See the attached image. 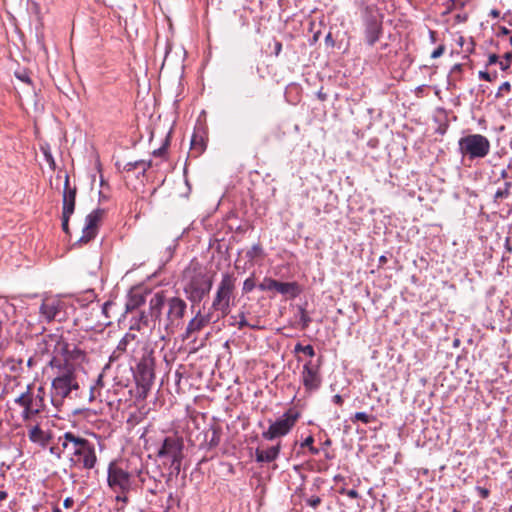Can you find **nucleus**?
<instances>
[{
  "label": "nucleus",
  "instance_id": "c756f323",
  "mask_svg": "<svg viewBox=\"0 0 512 512\" xmlns=\"http://www.w3.org/2000/svg\"><path fill=\"white\" fill-rule=\"evenodd\" d=\"M374 419L373 416L368 415L365 412H356L352 418V421H361L364 424L370 423Z\"/></svg>",
  "mask_w": 512,
  "mask_h": 512
},
{
  "label": "nucleus",
  "instance_id": "f704fd0d",
  "mask_svg": "<svg viewBox=\"0 0 512 512\" xmlns=\"http://www.w3.org/2000/svg\"><path fill=\"white\" fill-rule=\"evenodd\" d=\"M306 503L308 506L312 508H317L321 503V499L320 497L313 495L310 498L306 499Z\"/></svg>",
  "mask_w": 512,
  "mask_h": 512
},
{
  "label": "nucleus",
  "instance_id": "49530a36",
  "mask_svg": "<svg viewBox=\"0 0 512 512\" xmlns=\"http://www.w3.org/2000/svg\"><path fill=\"white\" fill-rule=\"evenodd\" d=\"M282 51V43L280 41L274 40V54L275 56H279Z\"/></svg>",
  "mask_w": 512,
  "mask_h": 512
},
{
  "label": "nucleus",
  "instance_id": "ddd939ff",
  "mask_svg": "<svg viewBox=\"0 0 512 512\" xmlns=\"http://www.w3.org/2000/svg\"><path fill=\"white\" fill-rule=\"evenodd\" d=\"M63 345V336L59 333H49L41 337L37 343L36 352L39 354H51L52 357H57L65 351Z\"/></svg>",
  "mask_w": 512,
  "mask_h": 512
},
{
  "label": "nucleus",
  "instance_id": "09e8293b",
  "mask_svg": "<svg viewBox=\"0 0 512 512\" xmlns=\"http://www.w3.org/2000/svg\"><path fill=\"white\" fill-rule=\"evenodd\" d=\"M479 78L482 80L488 81V82L492 81V77H491L490 73H488L486 71H480Z\"/></svg>",
  "mask_w": 512,
  "mask_h": 512
},
{
  "label": "nucleus",
  "instance_id": "0eeeda50",
  "mask_svg": "<svg viewBox=\"0 0 512 512\" xmlns=\"http://www.w3.org/2000/svg\"><path fill=\"white\" fill-rule=\"evenodd\" d=\"M458 145L462 156H467L471 160L486 157L491 148L489 139L481 134L464 136L460 138Z\"/></svg>",
  "mask_w": 512,
  "mask_h": 512
},
{
  "label": "nucleus",
  "instance_id": "4c0bfd02",
  "mask_svg": "<svg viewBox=\"0 0 512 512\" xmlns=\"http://www.w3.org/2000/svg\"><path fill=\"white\" fill-rule=\"evenodd\" d=\"M510 90H511V84L509 82H504L499 87V89H498V91L496 93V97L500 98V97H502L503 92H509Z\"/></svg>",
  "mask_w": 512,
  "mask_h": 512
},
{
  "label": "nucleus",
  "instance_id": "a878e982",
  "mask_svg": "<svg viewBox=\"0 0 512 512\" xmlns=\"http://www.w3.org/2000/svg\"><path fill=\"white\" fill-rule=\"evenodd\" d=\"M205 149L203 139L198 137L196 134L193 135L191 140V150L196 151L198 154L202 153Z\"/></svg>",
  "mask_w": 512,
  "mask_h": 512
},
{
  "label": "nucleus",
  "instance_id": "c03bdc74",
  "mask_svg": "<svg viewBox=\"0 0 512 512\" xmlns=\"http://www.w3.org/2000/svg\"><path fill=\"white\" fill-rule=\"evenodd\" d=\"M444 50H445L444 46H443V45H440L439 47H437V48L432 52V54H431V58L436 59V58H438V57L442 56V55H443V53H444Z\"/></svg>",
  "mask_w": 512,
  "mask_h": 512
},
{
  "label": "nucleus",
  "instance_id": "c85d7f7f",
  "mask_svg": "<svg viewBox=\"0 0 512 512\" xmlns=\"http://www.w3.org/2000/svg\"><path fill=\"white\" fill-rule=\"evenodd\" d=\"M256 286L254 275L248 277L243 282L242 292L244 294L250 293Z\"/></svg>",
  "mask_w": 512,
  "mask_h": 512
},
{
  "label": "nucleus",
  "instance_id": "3c124183",
  "mask_svg": "<svg viewBox=\"0 0 512 512\" xmlns=\"http://www.w3.org/2000/svg\"><path fill=\"white\" fill-rule=\"evenodd\" d=\"M73 504H74V500L72 497H67L64 499L63 506L65 508H70L73 506Z\"/></svg>",
  "mask_w": 512,
  "mask_h": 512
},
{
  "label": "nucleus",
  "instance_id": "8fccbe9b",
  "mask_svg": "<svg viewBox=\"0 0 512 512\" xmlns=\"http://www.w3.org/2000/svg\"><path fill=\"white\" fill-rule=\"evenodd\" d=\"M499 57L496 54H490L488 57V65L499 64Z\"/></svg>",
  "mask_w": 512,
  "mask_h": 512
},
{
  "label": "nucleus",
  "instance_id": "680f3d73",
  "mask_svg": "<svg viewBox=\"0 0 512 512\" xmlns=\"http://www.w3.org/2000/svg\"><path fill=\"white\" fill-rule=\"evenodd\" d=\"M34 358L33 357H29V359L27 360V366L29 368L33 367L34 366Z\"/></svg>",
  "mask_w": 512,
  "mask_h": 512
},
{
  "label": "nucleus",
  "instance_id": "bb28decb",
  "mask_svg": "<svg viewBox=\"0 0 512 512\" xmlns=\"http://www.w3.org/2000/svg\"><path fill=\"white\" fill-rule=\"evenodd\" d=\"M135 340V335L131 333H126L125 336L119 341L117 345V351L124 352L126 351L127 345Z\"/></svg>",
  "mask_w": 512,
  "mask_h": 512
},
{
  "label": "nucleus",
  "instance_id": "aec40b11",
  "mask_svg": "<svg viewBox=\"0 0 512 512\" xmlns=\"http://www.w3.org/2000/svg\"><path fill=\"white\" fill-rule=\"evenodd\" d=\"M28 438L31 442L45 447L49 442V436L40 428L39 425L31 427L28 431Z\"/></svg>",
  "mask_w": 512,
  "mask_h": 512
},
{
  "label": "nucleus",
  "instance_id": "f03ea898",
  "mask_svg": "<svg viewBox=\"0 0 512 512\" xmlns=\"http://www.w3.org/2000/svg\"><path fill=\"white\" fill-rule=\"evenodd\" d=\"M150 316L158 320V325H163L168 332H173L183 323L187 303L180 297L166 298L163 291L155 293L149 300Z\"/></svg>",
  "mask_w": 512,
  "mask_h": 512
},
{
  "label": "nucleus",
  "instance_id": "b1692460",
  "mask_svg": "<svg viewBox=\"0 0 512 512\" xmlns=\"http://www.w3.org/2000/svg\"><path fill=\"white\" fill-rule=\"evenodd\" d=\"M264 252L262 246L257 243L254 244L249 250L246 252V257L249 261H254L257 258L263 257Z\"/></svg>",
  "mask_w": 512,
  "mask_h": 512
},
{
  "label": "nucleus",
  "instance_id": "603ef678",
  "mask_svg": "<svg viewBox=\"0 0 512 512\" xmlns=\"http://www.w3.org/2000/svg\"><path fill=\"white\" fill-rule=\"evenodd\" d=\"M301 321L303 322V328H306L310 322V318L304 311L302 312Z\"/></svg>",
  "mask_w": 512,
  "mask_h": 512
},
{
  "label": "nucleus",
  "instance_id": "ea45409f",
  "mask_svg": "<svg viewBox=\"0 0 512 512\" xmlns=\"http://www.w3.org/2000/svg\"><path fill=\"white\" fill-rule=\"evenodd\" d=\"M139 168V165H138V160L137 161H133V162H128L124 165L123 167V170L124 171H127V172H131L135 169H138Z\"/></svg>",
  "mask_w": 512,
  "mask_h": 512
},
{
  "label": "nucleus",
  "instance_id": "423d86ee",
  "mask_svg": "<svg viewBox=\"0 0 512 512\" xmlns=\"http://www.w3.org/2000/svg\"><path fill=\"white\" fill-rule=\"evenodd\" d=\"M107 482L109 487L117 493L116 500L127 502L126 494L132 487L131 474L112 462L108 466Z\"/></svg>",
  "mask_w": 512,
  "mask_h": 512
},
{
  "label": "nucleus",
  "instance_id": "e2e57ef3",
  "mask_svg": "<svg viewBox=\"0 0 512 512\" xmlns=\"http://www.w3.org/2000/svg\"><path fill=\"white\" fill-rule=\"evenodd\" d=\"M325 41H326L327 43H328V42H330V43H331V45H333V44H334V40L332 39V35H331V33H329V34L326 36Z\"/></svg>",
  "mask_w": 512,
  "mask_h": 512
},
{
  "label": "nucleus",
  "instance_id": "e433bc0d",
  "mask_svg": "<svg viewBox=\"0 0 512 512\" xmlns=\"http://www.w3.org/2000/svg\"><path fill=\"white\" fill-rule=\"evenodd\" d=\"M167 146H168V140H166L165 143L160 148L155 149L153 151V155L155 157H164L166 154V151H167Z\"/></svg>",
  "mask_w": 512,
  "mask_h": 512
},
{
  "label": "nucleus",
  "instance_id": "6ab92c4d",
  "mask_svg": "<svg viewBox=\"0 0 512 512\" xmlns=\"http://www.w3.org/2000/svg\"><path fill=\"white\" fill-rule=\"evenodd\" d=\"M381 34V24L376 18L370 17L366 20L365 36L369 45H374L378 41Z\"/></svg>",
  "mask_w": 512,
  "mask_h": 512
},
{
  "label": "nucleus",
  "instance_id": "9d476101",
  "mask_svg": "<svg viewBox=\"0 0 512 512\" xmlns=\"http://www.w3.org/2000/svg\"><path fill=\"white\" fill-rule=\"evenodd\" d=\"M154 365L155 362L151 353L144 355L137 365L135 379L144 397H146L155 379Z\"/></svg>",
  "mask_w": 512,
  "mask_h": 512
},
{
  "label": "nucleus",
  "instance_id": "864d4df0",
  "mask_svg": "<svg viewBox=\"0 0 512 512\" xmlns=\"http://www.w3.org/2000/svg\"><path fill=\"white\" fill-rule=\"evenodd\" d=\"M332 400L337 405H342V403H343V398L339 394L334 395Z\"/></svg>",
  "mask_w": 512,
  "mask_h": 512
},
{
  "label": "nucleus",
  "instance_id": "4be33fe9",
  "mask_svg": "<svg viewBox=\"0 0 512 512\" xmlns=\"http://www.w3.org/2000/svg\"><path fill=\"white\" fill-rule=\"evenodd\" d=\"M45 391L43 387H39L37 390V394L35 396L32 395V405L36 409H39L41 412L45 408Z\"/></svg>",
  "mask_w": 512,
  "mask_h": 512
},
{
  "label": "nucleus",
  "instance_id": "774afa93",
  "mask_svg": "<svg viewBox=\"0 0 512 512\" xmlns=\"http://www.w3.org/2000/svg\"><path fill=\"white\" fill-rule=\"evenodd\" d=\"M52 512H62L61 509L58 506H54L52 508Z\"/></svg>",
  "mask_w": 512,
  "mask_h": 512
},
{
  "label": "nucleus",
  "instance_id": "f8f14e48",
  "mask_svg": "<svg viewBox=\"0 0 512 512\" xmlns=\"http://www.w3.org/2000/svg\"><path fill=\"white\" fill-rule=\"evenodd\" d=\"M65 302L57 297H46L43 299L40 307V318L47 323L58 320L61 321L65 314Z\"/></svg>",
  "mask_w": 512,
  "mask_h": 512
},
{
  "label": "nucleus",
  "instance_id": "7ed1b4c3",
  "mask_svg": "<svg viewBox=\"0 0 512 512\" xmlns=\"http://www.w3.org/2000/svg\"><path fill=\"white\" fill-rule=\"evenodd\" d=\"M182 284L187 300L194 307L209 294L213 286V277L196 259H193L183 271Z\"/></svg>",
  "mask_w": 512,
  "mask_h": 512
},
{
  "label": "nucleus",
  "instance_id": "f257e3e1",
  "mask_svg": "<svg viewBox=\"0 0 512 512\" xmlns=\"http://www.w3.org/2000/svg\"><path fill=\"white\" fill-rule=\"evenodd\" d=\"M236 283L237 277L234 273L226 272L222 274L208 313L202 314L200 310L196 313L186 326L184 339L192 338L212 320L218 321L225 318L230 313V306L231 301L234 298Z\"/></svg>",
  "mask_w": 512,
  "mask_h": 512
},
{
  "label": "nucleus",
  "instance_id": "69168bd1",
  "mask_svg": "<svg viewBox=\"0 0 512 512\" xmlns=\"http://www.w3.org/2000/svg\"><path fill=\"white\" fill-rule=\"evenodd\" d=\"M462 70V65L461 64H455L452 68V71H461Z\"/></svg>",
  "mask_w": 512,
  "mask_h": 512
},
{
  "label": "nucleus",
  "instance_id": "79ce46f5",
  "mask_svg": "<svg viewBox=\"0 0 512 512\" xmlns=\"http://www.w3.org/2000/svg\"><path fill=\"white\" fill-rule=\"evenodd\" d=\"M246 326H249V323L247 322V320H246V318H245L244 313H241V314H240V320H239V322H238V328H239V329H242V328H244V327H246ZM250 327H251V328H253V329H254V328H256V327H255V326H253V325H250Z\"/></svg>",
  "mask_w": 512,
  "mask_h": 512
},
{
  "label": "nucleus",
  "instance_id": "a211bd4d",
  "mask_svg": "<svg viewBox=\"0 0 512 512\" xmlns=\"http://www.w3.org/2000/svg\"><path fill=\"white\" fill-rule=\"evenodd\" d=\"M281 450V444L278 442L276 445L269 447L268 449L257 448L255 450V459L258 463H270L276 460Z\"/></svg>",
  "mask_w": 512,
  "mask_h": 512
},
{
  "label": "nucleus",
  "instance_id": "2f4dec72",
  "mask_svg": "<svg viewBox=\"0 0 512 512\" xmlns=\"http://www.w3.org/2000/svg\"><path fill=\"white\" fill-rule=\"evenodd\" d=\"M499 66L501 68V70L505 71L507 70L510 66H511V62H512V53L511 52H507L505 55H504V58L502 60H499Z\"/></svg>",
  "mask_w": 512,
  "mask_h": 512
},
{
  "label": "nucleus",
  "instance_id": "cd10ccee",
  "mask_svg": "<svg viewBox=\"0 0 512 512\" xmlns=\"http://www.w3.org/2000/svg\"><path fill=\"white\" fill-rule=\"evenodd\" d=\"M41 413V411L39 409H36L35 407H33L32 404H30L29 406H26L22 412V418L24 421H28L30 420L34 415H37Z\"/></svg>",
  "mask_w": 512,
  "mask_h": 512
},
{
  "label": "nucleus",
  "instance_id": "39448f33",
  "mask_svg": "<svg viewBox=\"0 0 512 512\" xmlns=\"http://www.w3.org/2000/svg\"><path fill=\"white\" fill-rule=\"evenodd\" d=\"M53 369L57 371L51 384V401L54 406L58 407L63 404L64 399L73 390L79 388V384L76 379L75 368L54 367Z\"/></svg>",
  "mask_w": 512,
  "mask_h": 512
},
{
  "label": "nucleus",
  "instance_id": "5fc2aeb1",
  "mask_svg": "<svg viewBox=\"0 0 512 512\" xmlns=\"http://www.w3.org/2000/svg\"><path fill=\"white\" fill-rule=\"evenodd\" d=\"M346 494L348 497L353 498V499H355L359 496L358 492L354 489L348 490Z\"/></svg>",
  "mask_w": 512,
  "mask_h": 512
},
{
  "label": "nucleus",
  "instance_id": "2eb2a0df",
  "mask_svg": "<svg viewBox=\"0 0 512 512\" xmlns=\"http://www.w3.org/2000/svg\"><path fill=\"white\" fill-rule=\"evenodd\" d=\"M105 214L104 209H95L86 216L85 225L82 229V235L78 242L80 244H87L94 239L98 233L100 222Z\"/></svg>",
  "mask_w": 512,
  "mask_h": 512
},
{
  "label": "nucleus",
  "instance_id": "bf43d9fd",
  "mask_svg": "<svg viewBox=\"0 0 512 512\" xmlns=\"http://www.w3.org/2000/svg\"><path fill=\"white\" fill-rule=\"evenodd\" d=\"M309 451L312 455H318L319 454V449L314 447V446H310L309 448Z\"/></svg>",
  "mask_w": 512,
  "mask_h": 512
},
{
  "label": "nucleus",
  "instance_id": "4468645a",
  "mask_svg": "<svg viewBox=\"0 0 512 512\" xmlns=\"http://www.w3.org/2000/svg\"><path fill=\"white\" fill-rule=\"evenodd\" d=\"M321 359L316 363L308 361L304 364L301 373V380L306 391L312 392L320 388L322 377L320 374Z\"/></svg>",
  "mask_w": 512,
  "mask_h": 512
},
{
  "label": "nucleus",
  "instance_id": "412c9836",
  "mask_svg": "<svg viewBox=\"0 0 512 512\" xmlns=\"http://www.w3.org/2000/svg\"><path fill=\"white\" fill-rule=\"evenodd\" d=\"M150 322H158V320H154L151 318L150 313L147 315L144 312H141L137 318L134 319V322L131 323V330H142L144 328L150 327Z\"/></svg>",
  "mask_w": 512,
  "mask_h": 512
},
{
  "label": "nucleus",
  "instance_id": "393cba45",
  "mask_svg": "<svg viewBox=\"0 0 512 512\" xmlns=\"http://www.w3.org/2000/svg\"><path fill=\"white\" fill-rule=\"evenodd\" d=\"M41 151H42L44 158L47 161L49 167L54 170L56 168V163H55V160L51 153L50 146L48 144L42 145Z\"/></svg>",
  "mask_w": 512,
  "mask_h": 512
},
{
  "label": "nucleus",
  "instance_id": "72a5a7b5",
  "mask_svg": "<svg viewBox=\"0 0 512 512\" xmlns=\"http://www.w3.org/2000/svg\"><path fill=\"white\" fill-rule=\"evenodd\" d=\"M219 443H220V433L216 429H214L212 431V437L209 441V446L216 447Z\"/></svg>",
  "mask_w": 512,
  "mask_h": 512
},
{
  "label": "nucleus",
  "instance_id": "4d7b16f0",
  "mask_svg": "<svg viewBox=\"0 0 512 512\" xmlns=\"http://www.w3.org/2000/svg\"><path fill=\"white\" fill-rule=\"evenodd\" d=\"M489 15L493 18H499L500 17V11L497 9H492L489 13Z\"/></svg>",
  "mask_w": 512,
  "mask_h": 512
},
{
  "label": "nucleus",
  "instance_id": "13d9d810",
  "mask_svg": "<svg viewBox=\"0 0 512 512\" xmlns=\"http://www.w3.org/2000/svg\"><path fill=\"white\" fill-rule=\"evenodd\" d=\"M304 347L305 346H303L301 343H297L294 347V352L295 353L303 352Z\"/></svg>",
  "mask_w": 512,
  "mask_h": 512
},
{
  "label": "nucleus",
  "instance_id": "a19ab883",
  "mask_svg": "<svg viewBox=\"0 0 512 512\" xmlns=\"http://www.w3.org/2000/svg\"><path fill=\"white\" fill-rule=\"evenodd\" d=\"M476 491L478 492V495L482 499H486L489 496V494H490V491L487 488H485V487L477 486L476 487Z\"/></svg>",
  "mask_w": 512,
  "mask_h": 512
},
{
  "label": "nucleus",
  "instance_id": "a18cd8bd",
  "mask_svg": "<svg viewBox=\"0 0 512 512\" xmlns=\"http://www.w3.org/2000/svg\"><path fill=\"white\" fill-rule=\"evenodd\" d=\"M302 353L306 354L309 357H314L315 355V351L312 345H306Z\"/></svg>",
  "mask_w": 512,
  "mask_h": 512
},
{
  "label": "nucleus",
  "instance_id": "7c9ffc66",
  "mask_svg": "<svg viewBox=\"0 0 512 512\" xmlns=\"http://www.w3.org/2000/svg\"><path fill=\"white\" fill-rule=\"evenodd\" d=\"M144 302V299L142 296L139 297H133L129 300V302L126 304L127 311H131L138 306H140Z\"/></svg>",
  "mask_w": 512,
  "mask_h": 512
},
{
  "label": "nucleus",
  "instance_id": "f3484780",
  "mask_svg": "<svg viewBox=\"0 0 512 512\" xmlns=\"http://www.w3.org/2000/svg\"><path fill=\"white\" fill-rule=\"evenodd\" d=\"M76 193H77L76 187L70 186L69 175L65 174L63 199H62V202H63L62 211L66 212V214L74 213Z\"/></svg>",
  "mask_w": 512,
  "mask_h": 512
},
{
  "label": "nucleus",
  "instance_id": "473e14b6",
  "mask_svg": "<svg viewBox=\"0 0 512 512\" xmlns=\"http://www.w3.org/2000/svg\"><path fill=\"white\" fill-rule=\"evenodd\" d=\"M71 215L62 211V229L66 234H69V219Z\"/></svg>",
  "mask_w": 512,
  "mask_h": 512
},
{
  "label": "nucleus",
  "instance_id": "de8ad7c7",
  "mask_svg": "<svg viewBox=\"0 0 512 512\" xmlns=\"http://www.w3.org/2000/svg\"><path fill=\"white\" fill-rule=\"evenodd\" d=\"M314 438L313 436H308L301 444V447H307L313 446Z\"/></svg>",
  "mask_w": 512,
  "mask_h": 512
},
{
  "label": "nucleus",
  "instance_id": "5701e85b",
  "mask_svg": "<svg viewBox=\"0 0 512 512\" xmlns=\"http://www.w3.org/2000/svg\"><path fill=\"white\" fill-rule=\"evenodd\" d=\"M15 403L23 408L32 404V393L30 386L27 387L26 392H23L15 399Z\"/></svg>",
  "mask_w": 512,
  "mask_h": 512
},
{
  "label": "nucleus",
  "instance_id": "9b49d317",
  "mask_svg": "<svg viewBox=\"0 0 512 512\" xmlns=\"http://www.w3.org/2000/svg\"><path fill=\"white\" fill-rule=\"evenodd\" d=\"M63 345L65 346V351L57 357H51L49 366L51 368L62 367L76 369V365L80 364L85 358L84 351L76 345L68 343L64 338Z\"/></svg>",
  "mask_w": 512,
  "mask_h": 512
},
{
  "label": "nucleus",
  "instance_id": "dca6fc26",
  "mask_svg": "<svg viewBox=\"0 0 512 512\" xmlns=\"http://www.w3.org/2000/svg\"><path fill=\"white\" fill-rule=\"evenodd\" d=\"M261 291H276L282 295L296 297L300 293L299 285L296 282H280L275 279L265 277L259 284Z\"/></svg>",
  "mask_w": 512,
  "mask_h": 512
},
{
  "label": "nucleus",
  "instance_id": "6e6d98bb",
  "mask_svg": "<svg viewBox=\"0 0 512 512\" xmlns=\"http://www.w3.org/2000/svg\"><path fill=\"white\" fill-rule=\"evenodd\" d=\"M50 453L55 455L57 458L61 457V452L56 447H51L50 448Z\"/></svg>",
  "mask_w": 512,
  "mask_h": 512
},
{
  "label": "nucleus",
  "instance_id": "052dcab7",
  "mask_svg": "<svg viewBox=\"0 0 512 512\" xmlns=\"http://www.w3.org/2000/svg\"><path fill=\"white\" fill-rule=\"evenodd\" d=\"M500 177H501L502 179H506V178H508V172H507V170H506V169H503V170L500 172Z\"/></svg>",
  "mask_w": 512,
  "mask_h": 512
},
{
  "label": "nucleus",
  "instance_id": "c9c22d12",
  "mask_svg": "<svg viewBox=\"0 0 512 512\" xmlns=\"http://www.w3.org/2000/svg\"><path fill=\"white\" fill-rule=\"evenodd\" d=\"M138 165H139V168L142 169V175L145 174V172L151 168L153 166V161L152 160H138Z\"/></svg>",
  "mask_w": 512,
  "mask_h": 512
},
{
  "label": "nucleus",
  "instance_id": "6e6552de",
  "mask_svg": "<svg viewBox=\"0 0 512 512\" xmlns=\"http://www.w3.org/2000/svg\"><path fill=\"white\" fill-rule=\"evenodd\" d=\"M183 450L184 442L182 438L177 436H168L163 440L162 445L157 452V456L159 458L167 459L170 462V467L173 472L177 475L180 473L182 460L184 458Z\"/></svg>",
  "mask_w": 512,
  "mask_h": 512
},
{
  "label": "nucleus",
  "instance_id": "338daca9",
  "mask_svg": "<svg viewBox=\"0 0 512 512\" xmlns=\"http://www.w3.org/2000/svg\"><path fill=\"white\" fill-rule=\"evenodd\" d=\"M7 498V493L5 491H0V501L5 500Z\"/></svg>",
  "mask_w": 512,
  "mask_h": 512
},
{
  "label": "nucleus",
  "instance_id": "58836bf2",
  "mask_svg": "<svg viewBox=\"0 0 512 512\" xmlns=\"http://www.w3.org/2000/svg\"><path fill=\"white\" fill-rule=\"evenodd\" d=\"M508 195H509V192L507 189H499L496 191V193L494 195V200L498 201L499 199L508 197Z\"/></svg>",
  "mask_w": 512,
  "mask_h": 512
},
{
  "label": "nucleus",
  "instance_id": "1a4fd4ad",
  "mask_svg": "<svg viewBox=\"0 0 512 512\" xmlns=\"http://www.w3.org/2000/svg\"><path fill=\"white\" fill-rule=\"evenodd\" d=\"M299 416L297 411L289 409L280 418L272 422L266 431L262 432V437L265 440L272 441L286 436L296 425Z\"/></svg>",
  "mask_w": 512,
  "mask_h": 512
},
{
  "label": "nucleus",
  "instance_id": "37998d69",
  "mask_svg": "<svg viewBox=\"0 0 512 512\" xmlns=\"http://www.w3.org/2000/svg\"><path fill=\"white\" fill-rule=\"evenodd\" d=\"M16 77L24 83L31 84V78L27 72L16 73Z\"/></svg>",
  "mask_w": 512,
  "mask_h": 512
},
{
  "label": "nucleus",
  "instance_id": "0e129e2a",
  "mask_svg": "<svg viewBox=\"0 0 512 512\" xmlns=\"http://www.w3.org/2000/svg\"><path fill=\"white\" fill-rule=\"evenodd\" d=\"M509 32L510 31L506 27L500 28V34H502V35H507V34H509Z\"/></svg>",
  "mask_w": 512,
  "mask_h": 512
},
{
  "label": "nucleus",
  "instance_id": "20e7f679",
  "mask_svg": "<svg viewBox=\"0 0 512 512\" xmlns=\"http://www.w3.org/2000/svg\"><path fill=\"white\" fill-rule=\"evenodd\" d=\"M63 450L69 451L71 462L83 469L91 470L96 466L97 455L95 445L86 438L67 431L58 438Z\"/></svg>",
  "mask_w": 512,
  "mask_h": 512
}]
</instances>
